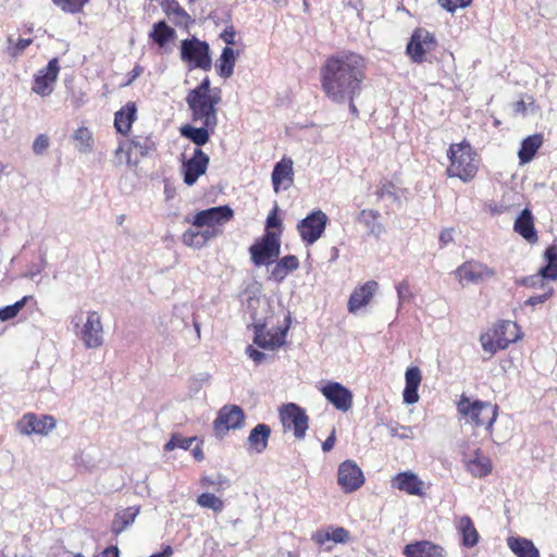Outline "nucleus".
<instances>
[{
	"label": "nucleus",
	"mask_w": 557,
	"mask_h": 557,
	"mask_svg": "<svg viewBox=\"0 0 557 557\" xmlns=\"http://www.w3.org/2000/svg\"><path fill=\"white\" fill-rule=\"evenodd\" d=\"M513 231L518 233L530 244H535L539 240L537 232L535 230L534 216L530 209L525 208L521 211L513 224Z\"/></svg>",
	"instance_id": "obj_27"
},
{
	"label": "nucleus",
	"mask_w": 557,
	"mask_h": 557,
	"mask_svg": "<svg viewBox=\"0 0 557 557\" xmlns=\"http://www.w3.org/2000/svg\"><path fill=\"white\" fill-rule=\"evenodd\" d=\"M403 554L406 557H447V553L442 545L428 540L407 544Z\"/></svg>",
	"instance_id": "obj_25"
},
{
	"label": "nucleus",
	"mask_w": 557,
	"mask_h": 557,
	"mask_svg": "<svg viewBox=\"0 0 557 557\" xmlns=\"http://www.w3.org/2000/svg\"><path fill=\"white\" fill-rule=\"evenodd\" d=\"M465 467L474 478L487 476L493 469L491 459L481 449H476L473 456L465 461Z\"/></svg>",
	"instance_id": "obj_30"
},
{
	"label": "nucleus",
	"mask_w": 557,
	"mask_h": 557,
	"mask_svg": "<svg viewBox=\"0 0 557 557\" xmlns=\"http://www.w3.org/2000/svg\"><path fill=\"white\" fill-rule=\"evenodd\" d=\"M185 101L193 124L182 125L180 133L197 147H202L209 143L218 126V110L222 102V91L218 87H212L210 78L206 76L187 92Z\"/></svg>",
	"instance_id": "obj_2"
},
{
	"label": "nucleus",
	"mask_w": 557,
	"mask_h": 557,
	"mask_svg": "<svg viewBox=\"0 0 557 557\" xmlns=\"http://www.w3.org/2000/svg\"><path fill=\"white\" fill-rule=\"evenodd\" d=\"M391 434H392V436H398V437H401V438H408V437H411L412 431L408 426L400 425V426H397V428H392L391 429Z\"/></svg>",
	"instance_id": "obj_54"
},
{
	"label": "nucleus",
	"mask_w": 557,
	"mask_h": 557,
	"mask_svg": "<svg viewBox=\"0 0 557 557\" xmlns=\"http://www.w3.org/2000/svg\"><path fill=\"white\" fill-rule=\"evenodd\" d=\"M440 243L442 246H447L448 244L453 243L454 240V228H444L440 233Z\"/></svg>",
	"instance_id": "obj_55"
},
{
	"label": "nucleus",
	"mask_w": 557,
	"mask_h": 557,
	"mask_svg": "<svg viewBox=\"0 0 557 557\" xmlns=\"http://www.w3.org/2000/svg\"><path fill=\"white\" fill-rule=\"evenodd\" d=\"M181 59L191 67L209 71L212 65L210 47L196 37L184 39L181 44Z\"/></svg>",
	"instance_id": "obj_10"
},
{
	"label": "nucleus",
	"mask_w": 557,
	"mask_h": 557,
	"mask_svg": "<svg viewBox=\"0 0 557 557\" xmlns=\"http://www.w3.org/2000/svg\"><path fill=\"white\" fill-rule=\"evenodd\" d=\"M89 0H52V3L63 12L76 14L84 10Z\"/></svg>",
	"instance_id": "obj_45"
},
{
	"label": "nucleus",
	"mask_w": 557,
	"mask_h": 557,
	"mask_svg": "<svg viewBox=\"0 0 557 557\" xmlns=\"http://www.w3.org/2000/svg\"><path fill=\"white\" fill-rule=\"evenodd\" d=\"M157 149L156 143L151 135H133L128 137L127 141L119 144L115 150L117 156L121 152L126 153L127 163L136 164L138 158H146Z\"/></svg>",
	"instance_id": "obj_11"
},
{
	"label": "nucleus",
	"mask_w": 557,
	"mask_h": 557,
	"mask_svg": "<svg viewBox=\"0 0 557 557\" xmlns=\"http://www.w3.org/2000/svg\"><path fill=\"white\" fill-rule=\"evenodd\" d=\"M73 138L77 141V149L83 153L91 151L94 146V136L86 126H79L73 134Z\"/></svg>",
	"instance_id": "obj_41"
},
{
	"label": "nucleus",
	"mask_w": 557,
	"mask_h": 557,
	"mask_svg": "<svg viewBox=\"0 0 557 557\" xmlns=\"http://www.w3.org/2000/svg\"><path fill=\"white\" fill-rule=\"evenodd\" d=\"M377 288H379V284L374 280H370V281L366 282L364 284L357 286L352 290V293L348 299V304H347L348 311L350 313H356L359 309H361L362 307H366L373 298Z\"/></svg>",
	"instance_id": "obj_24"
},
{
	"label": "nucleus",
	"mask_w": 557,
	"mask_h": 557,
	"mask_svg": "<svg viewBox=\"0 0 557 557\" xmlns=\"http://www.w3.org/2000/svg\"><path fill=\"white\" fill-rule=\"evenodd\" d=\"M543 141L542 134H533L524 138L518 152L520 164L529 163L542 147Z\"/></svg>",
	"instance_id": "obj_34"
},
{
	"label": "nucleus",
	"mask_w": 557,
	"mask_h": 557,
	"mask_svg": "<svg viewBox=\"0 0 557 557\" xmlns=\"http://www.w3.org/2000/svg\"><path fill=\"white\" fill-rule=\"evenodd\" d=\"M280 252V235L273 231H265L249 247L250 259L256 267L272 264L278 258Z\"/></svg>",
	"instance_id": "obj_7"
},
{
	"label": "nucleus",
	"mask_w": 557,
	"mask_h": 557,
	"mask_svg": "<svg viewBox=\"0 0 557 557\" xmlns=\"http://www.w3.org/2000/svg\"><path fill=\"white\" fill-rule=\"evenodd\" d=\"M245 422L244 410L237 405L223 406L213 421V429L218 436H225L230 430L240 429Z\"/></svg>",
	"instance_id": "obj_15"
},
{
	"label": "nucleus",
	"mask_w": 557,
	"mask_h": 557,
	"mask_svg": "<svg viewBox=\"0 0 557 557\" xmlns=\"http://www.w3.org/2000/svg\"><path fill=\"white\" fill-rule=\"evenodd\" d=\"M446 156L448 165L446 166L445 175L448 178H458L467 184L476 177L481 159L467 139L450 144Z\"/></svg>",
	"instance_id": "obj_4"
},
{
	"label": "nucleus",
	"mask_w": 557,
	"mask_h": 557,
	"mask_svg": "<svg viewBox=\"0 0 557 557\" xmlns=\"http://www.w3.org/2000/svg\"><path fill=\"white\" fill-rule=\"evenodd\" d=\"M367 61L354 51H342L326 58L320 69L321 88L333 102L342 103L346 97H358L366 79Z\"/></svg>",
	"instance_id": "obj_1"
},
{
	"label": "nucleus",
	"mask_w": 557,
	"mask_h": 557,
	"mask_svg": "<svg viewBox=\"0 0 557 557\" xmlns=\"http://www.w3.org/2000/svg\"><path fill=\"white\" fill-rule=\"evenodd\" d=\"M235 62V51L231 47H225L215 64L218 74L224 78L231 77L234 72Z\"/></svg>",
	"instance_id": "obj_38"
},
{
	"label": "nucleus",
	"mask_w": 557,
	"mask_h": 557,
	"mask_svg": "<svg viewBox=\"0 0 557 557\" xmlns=\"http://www.w3.org/2000/svg\"><path fill=\"white\" fill-rule=\"evenodd\" d=\"M54 428L55 419L52 416L44 414L38 417L33 412L25 413L16 423L17 431L23 435H47Z\"/></svg>",
	"instance_id": "obj_19"
},
{
	"label": "nucleus",
	"mask_w": 557,
	"mask_h": 557,
	"mask_svg": "<svg viewBox=\"0 0 557 557\" xmlns=\"http://www.w3.org/2000/svg\"><path fill=\"white\" fill-rule=\"evenodd\" d=\"M528 108L524 100H519L513 103V113L517 115H527Z\"/></svg>",
	"instance_id": "obj_60"
},
{
	"label": "nucleus",
	"mask_w": 557,
	"mask_h": 557,
	"mask_svg": "<svg viewBox=\"0 0 557 557\" xmlns=\"http://www.w3.org/2000/svg\"><path fill=\"white\" fill-rule=\"evenodd\" d=\"M391 484L394 488L408 495L425 496V483L412 471L397 473L392 478Z\"/></svg>",
	"instance_id": "obj_22"
},
{
	"label": "nucleus",
	"mask_w": 557,
	"mask_h": 557,
	"mask_svg": "<svg viewBox=\"0 0 557 557\" xmlns=\"http://www.w3.org/2000/svg\"><path fill=\"white\" fill-rule=\"evenodd\" d=\"M102 323L97 311H90L87 315L86 323L81 331V338L87 348L100 347L103 343Z\"/></svg>",
	"instance_id": "obj_23"
},
{
	"label": "nucleus",
	"mask_w": 557,
	"mask_h": 557,
	"mask_svg": "<svg viewBox=\"0 0 557 557\" xmlns=\"http://www.w3.org/2000/svg\"><path fill=\"white\" fill-rule=\"evenodd\" d=\"M60 73L58 58L51 59L47 66L37 71L34 75L32 91L40 97H48L54 90V85Z\"/></svg>",
	"instance_id": "obj_16"
},
{
	"label": "nucleus",
	"mask_w": 557,
	"mask_h": 557,
	"mask_svg": "<svg viewBox=\"0 0 557 557\" xmlns=\"http://www.w3.org/2000/svg\"><path fill=\"white\" fill-rule=\"evenodd\" d=\"M399 304L411 301L414 297L408 280H403L396 285Z\"/></svg>",
	"instance_id": "obj_47"
},
{
	"label": "nucleus",
	"mask_w": 557,
	"mask_h": 557,
	"mask_svg": "<svg viewBox=\"0 0 557 557\" xmlns=\"http://www.w3.org/2000/svg\"><path fill=\"white\" fill-rule=\"evenodd\" d=\"M200 483L203 487H210V486H213V487H216V490H220L221 488V482H215L214 480H212L211 478L209 476H203L201 478L200 480Z\"/></svg>",
	"instance_id": "obj_61"
},
{
	"label": "nucleus",
	"mask_w": 557,
	"mask_h": 557,
	"mask_svg": "<svg viewBox=\"0 0 557 557\" xmlns=\"http://www.w3.org/2000/svg\"><path fill=\"white\" fill-rule=\"evenodd\" d=\"M406 385L403 393L404 403L416 404L419 400L418 388L422 381L421 370L418 367H410L405 373Z\"/></svg>",
	"instance_id": "obj_29"
},
{
	"label": "nucleus",
	"mask_w": 557,
	"mask_h": 557,
	"mask_svg": "<svg viewBox=\"0 0 557 557\" xmlns=\"http://www.w3.org/2000/svg\"><path fill=\"white\" fill-rule=\"evenodd\" d=\"M138 513L139 508L133 507H128L122 510L121 512L116 513V517L112 524V531L115 534H120L124 529H126L135 521Z\"/></svg>",
	"instance_id": "obj_40"
},
{
	"label": "nucleus",
	"mask_w": 557,
	"mask_h": 557,
	"mask_svg": "<svg viewBox=\"0 0 557 557\" xmlns=\"http://www.w3.org/2000/svg\"><path fill=\"white\" fill-rule=\"evenodd\" d=\"M96 557H120V550H119L117 546L111 545V546L104 548Z\"/></svg>",
	"instance_id": "obj_58"
},
{
	"label": "nucleus",
	"mask_w": 557,
	"mask_h": 557,
	"mask_svg": "<svg viewBox=\"0 0 557 557\" xmlns=\"http://www.w3.org/2000/svg\"><path fill=\"white\" fill-rule=\"evenodd\" d=\"M508 546L517 557H540L533 542L524 537H509Z\"/></svg>",
	"instance_id": "obj_37"
},
{
	"label": "nucleus",
	"mask_w": 557,
	"mask_h": 557,
	"mask_svg": "<svg viewBox=\"0 0 557 557\" xmlns=\"http://www.w3.org/2000/svg\"><path fill=\"white\" fill-rule=\"evenodd\" d=\"M193 455L194 457L198 460V461H201L203 459V451H202V448L197 446L193 449Z\"/></svg>",
	"instance_id": "obj_64"
},
{
	"label": "nucleus",
	"mask_w": 557,
	"mask_h": 557,
	"mask_svg": "<svg viewBox=\"0 0 557 557\" xmlns=\"http://www.w3.org/2000/svg\"><path fill=\"white\" fill-rule=\"evenodd\" d=\"M456 529L461 537V545L467 548L474 547L480 540V534L469 516H462L458 519Z\"/></svg>",
	"instance_id": "obj_31"
},
{
	"label": "nucleus",
	"mask_w": 557,
	"mask_h": 557,
	"mask_svg": "<svg viewBox=\"0 0 557 557\" xmlns=\"http://www.w3.org/2000/svg\"><path fill=\"white\" fill-rule=\"evenodd\" d=\"M234 218V211L228 206L212 207L197 212L189 221L199 230L188 228L182 235L184 245L200 249L207 243L223 233V225Z\"/></svg>",
	"instance_id": "obj_3"
},
{
	"label": "nucleus",
	"mask_w": 557,
	"mask_h": 557,
	"mask_svg": "<svg viewBox=\"0 0 557 557\" xmlns=\"http://www.w3.org/2000/svg\"><path fill=\"white\" fill-rule=\"evenodd\" d=\"M381 218L380 211L375 209H363L361 210L356 220L368 228L370 235L379 238L384 232L383 224L379 221Z\"/></svg>",
	"instance_id": "obj_32"
},
{
	"label": "nucleus",
	"mask_w": 557,
	"mask_h": 557,
	"mask_svg": "<svg viewBox=\"0 0 557 557\" xmlns=\"http://www.w3.org/2000/svg\"><path fill=\"white\" fill-rule=\"evenodd\" d=\"M299 268V260L294 255H287L281 258L271 271V276L282 282L290 272Z\"/></svg>",
	"instance_id": "obj_36"
},
{
	"label": "nucleus",
	"mask_w": 557,
	"mask_h": 557,
	"mask_svg": "<svg viewBox=\"0 0 557 557\" xmlns=\"http://www.w3.org/2000/svg\"><path fill=\"white\" fill-rule=\"evenodd\" d=\"M499 407L490 401L471 400L468 396L462 394L457 401L458 413L466 419L468 423L476 428H484L492 434L493 424L498 417Z\"/></svg>",
	"instance_id": "obj_5"
},
{
	"label": "nucleus",
	"mask_w": 557,
	"mask_h": 557,
	"mask_svg": "<svg viewBox=\"0 0 557 557\" xmlns=\"http://www.w3.org/2000/svg\"><path fill=\"white\" fill-rule=\"evenodd\" d=\"M336 442V430L333 428L331 434L327 436V438L322 443V449L323 451L327 453L333 449Z\"/></svg>",
	"instance_id": "obj_56"
},
{
	"label": "nucleus",
	"mask_w": 557,
	"mask_h": 557,
	"mask_svg": "<svg viewBox=\"0 0 557 557\" xmlns=\"http://www.w3.org/2000/svg\"><path fill=\"white\" fill-rule=\"evenodd\" d=\"M366 482L361 468L350 459L339 463L337 470V483L346 494L358 491Z\"/></svg>",
	"instance_id": "obj_17"
},
{
	"label": "nucleus",
	"mask_w": 557,
	"mask_h": 557,
	"mask_svg": "<svg viewBox=\"0 0 557 557\" xmlns=\"http://www.w3.org/2000/svg\"><path fill=\"white\" fill-rule=\"evenodd\" d=\"M329 216L322 210H313L297 224V231L301 240L307 245H313L324 233Z\"/></svg>",
	"instance_id": "obj_12"
},
{
	"label": "nucleus",
	"mask_w": 557,
	"mask_h": 557,
	"mask_svg": "<svg viewBox=\"0 0 557 557\" xmlns=\"http://www.w3.org/2000/svg\"><path fill=\"white\" fill-rule=\"evenodd\" d=\"M289 324L268 330L264 323H257L253 325V343L262 349L275 350L285 344Z\"/></svg>",
	"instance_id": "obj_18"
},
{
	"label": "nucleus",
	"mask_w": 557,
	"mask_h": 557,
	"mask_svg": "<svg viewBox=\"0 0 557 557\" xmlns=\"http://www.w3.org/2000/svg\"><path fill=\"white\" fill-rule=\"evenodd\" d=\"M546 265L541 268L540 271L522 280V284L527 287L545 289L546 286H549L545 283V280H556L557 278V245H550L546 248L544 253Z\"/></svg>",
	"instance_id": "obj_14"
},
{
	"label": "nucleus",
	"mask_w": 557,
	"mask_h": 557,
	"mask_svg": "<svg viewBox=\"0 0 557 557\" xmlns=\"http://www.w3.org/2000/svg\"><path fill=\"white\" fill-rule=\"evenodd\" d=\"M456 280L461 284H479L496 275L495 269L487 264L470 259L461 263L455 271Z\"/></svg>",
	"instance_id": "obj_13"
},
{
	"label": "nucleus",
	"mask_w": 557,
	"mask_h": 557,
	"mask_svg": "<svg viewBox=\"0 0 557 557\" xmlns=\"http://www.w3.org/2000/svg\"><path fill=\"white\" fill-rule=\"evenodd\" d=\"M30 296H24L22 299L17 300L15 304L5 306L0 308V320L9 321L15 318L20 311L25 307L27 301L30 299Z\"/></svg>",
	"instance_id": "obj_44"
},
{
	"label": "nucleus",
	"mask_w": 557,
	"mask_h": 557,
	"mask_svg": "<svg viewBox=\"0 0 557 557\" xmlns=\"http://www.w3.org/2000/svg\"><path fill=\"white\" fill-rule=\"evenodd\" d=\"M149 37L159 47L165 46L169 41L175 37V30L170 27L164 21H160L153 24L152 32Z\"/></svg>",
	"instance_id": "obj_39"
},
{
	"label": "nucleus",
	"mask_w": 557,
	"mask_h": 557,
	"mask_svg": "<svg viewBox=\"0 0 557 557\" xmlns=\"http://www.w3.org/2000/svg\"><path fill=\"white\" fill-rule=\"evenodd\" d=\"M438 42L435 35L423 27H417L406 46V53L417 64L428 61V55L435 52Z\"/></svg>",
	"instance_id": "obj_8"
},
{
	"label": "nucleus",
	"mask_w": 557,
	"mask_h": 557,
	"mask_svg": "<svg viewBox=\"0 0 557 557\" xmlns=\"http://www.w3.org/2000/svg\"><path fill=\"white\" fill-rule=\"evenodd\" d=\"M49 137L46 134L38 135L33 143V151L35 154H42L49 147Z\"/></svg>",
	"instance_id": "obj_51"
},
{
	"label": "nucleus",
	"mask_w": 557,
	"mask_h": 557,
	"mask_svg": "<svg viewBox=\"0 0 557 557\" xmlns=\"http://www.w3.org/2000/svg\"><path fill=\"white\" fill-rule=\"evenodd\" d=\"M271 435V428L268 424L259 423L251 431L248 436V444L251 449L257 453H262L268 447V442Z\"/></svg>",
	"instance_id": "obj_35"
},
{
	"label": "nucleus",
	"mask_w": 557,
	"mask_h": 557,
	"mask_svg": "<svg viewBox=\"0 0 557 557\" xmlns=\"http://www.w3.org/2000/svg\"><path fill=\"white\" fill-rule=\"evenodd\" d=\"M236 32L234 27L226 26L224 30L221 33L220 38L230 47L231 45H235Z\"/></svg>",
	"instance_id": "obj_52"
},
{
	"label": "nucleus",
	"mask_w": 557,
	"mask_h": 557,
	"mask_svg": "<svg viewBox=\"0 0 557 557\" xmlns=\"http://www.w3.org/2000/svg\"><path fill=\"white\" fill-rule=\"evenodd\" d=\"M322 395L337 410L347 412L352 407V393L338 382H329L321 387Z\"/></svg>",
	"instance_id": "obj_20"
},
{
	"label": "nucleus",
	"mask_w": 557,
	"mask_h": 557,
	"mask_svg": "<svg viewBox=\"0 0 557 557\" xmlns=\"http://www.w3.org/2000/svg\"><path fill=\"white\" fill-rule=\"evenodd\" d=\"M281 227V220L277 218L276 209H274L267 218V231L270 228Z\"/></svg>",
	"instance_id": "obj_57"
},
{
	"label": "nucleus",
	"mask_w": 557,
	"mask_h": 557,
	"mask_svg": "<svg viewBox=\"0 0 557 557\" xmlns=\"http://www.w3.org/2000/svg\"><path fill=\"white\" fill-rule=\"evenodd\" d=\"M278 417L285 433L292 432L298 441L305 438L309 428V417L304 408L295 403L285 404L278 409Z\"/></svg>",
	"instance_id": "obj_9"
},
{
	"label": "nucleus",
	"mask_w": 557,
	"mask_h": 557,
	"mask_svg": "<svg viewBox=\"0 0 557 557\" xmlns=\"http://www.w3.org/2000/svg\"><path fill=\"white\" fill-rule=\"evenodd\" d=\"M196 440V437H182L180 434H178V438L176 440V447L178 448H182V449H189L193 442Z\"/></svg>",
	"instance_id": "obj_59"
},
{
	"label": "nucleus",
	"mask_w": 557,
	"mask_h": 557,
	"mask_svg": "<svg viewBox=\"0 0 557 557\" xmlns=\"http://www.w3.org/2000/svg\"><path fill=\"white\" fill-rule=\"evenodd\" d=\"M209 162V156L199 147L196 148L193 157L182 165L184 183L188 186L194 185L198 178L206 173Z\"/></svg>",
	"instance_id": "obj_21"
},
{
	"label": "nucleus",
	"mask_w": 557,
	"mask_h": 557,
	"mask_svg": "<svg viewBox=\"0 0 557 557\" xmlns=\"http://www.w3.org/2000/svg\"><path fill=\"white\" fill-rule=\"evenodd\" d=\"M553 294H554V288L552 286H546L545 289H543L542 294L529 297L525 301V305L535 307V306L548 300L553 296Z\"/></svg>",
	"instance_id": "obj_49"
},
{
	"label": "nucleus",
	"mask_w": 557,
	"mask_h": 557,
	"mask_svg": "<svg viewBox=\"0 0 557 557\" xmlns=\"http://www.w3.org/2000/svg\"><path fill=\"white\" fill-rule=\"evenodd\" d=\"M246 354L256 364H260L265 359V354L253 348L252 346L247 347Z\"/></svg>",
	"instance_id": "obj_53"
},
{
	"label": "nucleus",
	"mask_w": 557,
	"mask_h": 557,
	"mask_svg": "<svg viewBox=\"0 0 557 557\" xmlns=\"http://www.w3.org/2000/svg\"><path fill=\"white\" fill-rule=\"evenodd\" d=\"M169 15H172L174 22L178 26L187 27L191 23L190 15L186 12V10L175 0H173L166 10Z\"/></svg>",
	"instance_id": "obj_42"
},
{
	"label": "nucleus",
	"mask_w": 557,
	"mask_h": 557,
	"mask_svg": "<svg viewBox=\"0 0 557 557\" xmlns=\"http://www.w3.org/2000/svg\"><path fill=\"white\" fill-rule=\"evenodd\" d=\"M293 161L289 158H283L275 164L272 172V184L274 190L277 193L284 183L286 184L283 186V188H288L293 184Z\"/></svg>",
	"instance_id": "obj_28"
},
{
	"label": "nucleus",
	"mask_w": 557,
	"mask_h": 557,
	"mask_svg": "<svg viewBox=\"0 0 557 557\" xmlns=\"http://www.w3.org/2000/svg\"><path fill=\"white\" fill-rule=\"evenodd\" d=\"M356 98H357V97H350V96H347V97H346V100H348V102H349V110H350V112H351L354 115H356V116H357L359 112H358V109H357V107H356V104H355V99H356Z\"/></svg>",
	"instance_id": "obj_63"
},
{
	"label": "nucleus",
	"mask_w": 557,
	"mask_h": 557,
	"mask_svg": "<svg viewBox=\"0 0 557 557\" xmlns=\"http://www.w3.org/2000/svg\"><path fill=\"white\" fill-rule=\"evenodd\" d=\"M197 504L202 508H209L214 512H221L224 509V502L211 493H202L197 497Z\"/></svg>",
	"instance_id": "obj_43"
},
{
	"label": "nucleus",
	"mask_w": 557,
	"mask_h": 557,
	"mask_svg": "<svg viewBox=\"0 0 557 557\" xmlns=\"http://www.w3.org/2000/svg\"><path fill=\"white\" fill-rule=\"evenodd\" d=\"M377 199H383L385 197H392L396 195V185L394 182L383 178L377 186L375 191Z\"/></svg>",
	"instance_id": "obj_48"
},
{
	"label": "nucleus",
	"mask_w": 557,
	"mask_h": 557,
	"mask_svg": "<svg viewBox=\"0 0 557 557\" xmlns=\"http://www.w3.org/2000/svg\"><path fill=\"white\" fill-rule=\"evenodd\" d=\"M522 336L521 327L516 322L500 320L481 334L480 343L484 351L494 355L506 349L511 343L518 342Z\"/></svg>",
	"instance_id": "obj_6"
},
{
	"label": "nucleus",
	"mask_w": 557,
	"mask_h": 557,
	"mask_svg": "<svg viewBox=\"0 0 557 557\" xmlns=\"http://www.w3.org/2000/svg\"><path fill=\"white\" fill-rule=\"evenodd\" d=\"M312 539L320 545L325 544L327 541L336 544H346L350 541V532L343 527H330L325 531H318Z\"/></svg>",
	"instance_id": "obj_33"
},
{
	"label": "nucleus",
	"mask_w": 557,
	"mask_h": 557,
	"mask_svg": "<svg viewBox=\"0 0 557 557\" xmlns=\"http://www.w3.org/2000/svg\"><path fill=\"white\" fill-rule=\"evenodd\" d=\"M137 120V106L134 101H128L114 114V128L123 137H129L133 124Z\"/></svg>",
	"instance_id": "obj_26"
},
{
	"label": "nucleus",
	"mask_w": 557,
	"mask_h": 557,
	"mask_svg": "<svg viewBox=\"0 0 557 557\" xmlns=\"http://www.w3.org/2000/svg\"><path fill=\"white\" fill-rule=\"evenodd\" d=\"M178 438V434H173L170 438V441L164 445L165 451H171L174 448H176V440Z\"/></svg>",
	"instance_id": "obj_62"
},
{
	"label": "nucleus",
	"mask_w": 557,
	"mask_h": 557,
	"mask_svg": "<svg viewBox=\"0 0 557 557\" xmlns=\"http://www.w3.org/2000/svg\"><path fill=\"white\" fill-rule=\"evenodd\" d=\"M8 41V53L12 58H17L33 44V38H20L15 44H12V38H9Z\"/></svg>",
	"instance_id": "obj_46"
},
{
	"label": "nucleus",
	"mask_w": 557,
	"mask_h": 557,
	"mask_svg": "<svg viewBox=\"0 0 557 557\" xmlns=\"http://www.w3.org/2000/svg\"><path fill=\"white\" fill-rule=\"evenodd\" d=\"M472 0H438L440 5L448 12H455L470 5Z\"/></svg>",
	"instance_id": "obj_50"
}]
</instances>
